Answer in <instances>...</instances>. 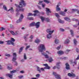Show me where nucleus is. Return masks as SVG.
I'll use <instances>...</instances> for the list:
<instances>
[{
    "mask_svg": "<svg viewBox=\"0 0 79 79\" xmlns=\"http://www.w3.org/2000/svg\"><path fill=\"white\" fill-rule=\"evenodd\" d=\"M38 49L39 50V52H41V55L43 56H44L45 58H49V56L47 53L44 52L43 51H45L46 50L45 45L44 44H40L38 47Z\"/></svg>",
    "mask_w": 79,
    "mask_h": 79,
    "instance_id": "obj_1",
    "label": "nucleus"
},
{
    "mask_svg": "<svg viewBox=\"0 0 79 79\" xmlns=\"http://www.w3.org/2000/svg\"><path fill=\"white\" fill-rule=\"evenodd\" d=\"M19 5L15 4V5L16 6L17 8L16 9V11L17 12H18L20 11H24V9L23 8V6H25L26 5V3H25V2L23 0H21V2L19 3Z\"/></svg>",
    "mask_w": 79,
    "mask_h": 79,
    "instance_id": "obj_2",
    "label": "nucleus"
},
{
    "mask_svg": "<svg viewBox=\"0 0 79 79\" xmlns=\"http://www.w3.org/2000/svg\"><path fill=\"white\" fill-rule=\"evenodd\" d=\"M16 71H17V70H13L12 71H10V74L7 73L6 74V76H7L10 79H12L13 78V73H16Z\"/></svg>",
    "mask_w": 79,
    "mask_h": 79,
    "instance_id": "obj_3",
    "label": "nucleus"
},
{
    "mask_svg": "<svg viewBox=\"0 0 79 79\" xmlns=\"http://www.w3.org/2000/svg\"><path fill=\"white\" fill-rule=\"evenodd\" d=\"M13 57L12 59L13 61H14L15 63L14 65L15 66H17L18 65V63L16 61H15L16 60V53L15 52L13 53Z\"/></svg>",
    "mask_w": 79,
    "mask_h": 79,
    "instance_id": "obj_4",
    "label": "nucleus"
},
{
    "mask_svg": "<svg viewBox=\"0 0 79 79\" xmlns=\"http://www.w3.org/2000/svg\"><path fill=\"white\" fill-rule=\"evenodd\" d=\"M43 66H44L46 67H44V68H40L41 70L42 71H44V69H50V67H49L47 64H43Z\"/></svg>",
    "mask_w": 79,
    "mask_h": 79,
    "instance_id": "obj_5",
    "label": "nucleus"
},
{
    "mask_svg": "<svg viewBox=\"0 0 79 79\" xmlns=\"http://www.w3.org/2000/svg\"><path fill=\"white\" fill-rule=\"evenodd\" d=\"M53 75L55 76L56 78L57 79H61L60 76L59 75L56 74V72H53Z\"/></svg>",
    "mask_w": 79,
    "mask_h": 79,
    "instance_id": "obj_6",
    "label": "nucleus"
},
{
    "mask_svg": "<svg viewBox=\"0 0 79 79\" xmlns=\"http://www.w3.org/2000/svg\"><path fill=\"white\" fill-rule=\"evenodd\" d=\"M23 18L24 16H23V14H21L20 15L19 19L17 21V23H21V22L22 21V19H23Z\"/></svg>",
    "mask_w": 79,
    "mask_h": 79,
    "instance_id": "obj_7",
    "label": "nucleus"
},
{
    "mask_svg": "<svg viewBox=\"0 0 79 79\" xmlns=\"http://www.w3.org/2000/svg\"><path fill=\"white\" fill-rule=\"evenodd\" d=\"M10 32L13 35H17L18 34V31H16L15 32H14L13 31H10Z\"/></svg>",
    "mask_w": 79,
    "mask_h": 79,
    "instance_id": "obj_8",
    "label": "nucleus"
},
{
    "mask_svg": "<svg viewBox=\"0 0 79 79\" xmlns=\"http://www.w3.org/2000/svg\"><path fill=\"white\" fill-rule=\"evenodd\" d=\"M61 3L60 2H59L57 5L56 6V11H60L61 10V9L59 7V6H60Z\"/></svg>",
    "mask_w": 79,
    "mask_h": 79,
    "instance_id": "obj_9",
    "label": "nucleus"
},
{
    "mask_svg": "<svg viewBox=\"0 0 79 79\" xmlns=\"http://www.w3.org/2000/svg\"><path fill=\"white\" fill-rule=\"evenodd\" d=\"M68 76L72 77H76V75L74 73H69L68 74Z\"/></svg>",
    "mask_w": 79,
    "mask_h": 79,
    "instance_id": "obj_10",
    "label": "nucleus"
},
{
    "mask_svg": "<svg viewBox=\"0 0 79 79\" xmlns=\"http://www.w3.org/2000/svg\"><path fill=\"white\" fill-rule=\"evenodd\" d=\"M40 23L39 22H37L36 23H35V26H36V28H37L39 27L40 26Z\"/></svg>",
    "mask_w": 79,
    "mask_h": 79,
    "instance_id": "obj_11",
    "label": "nucleus"
},
{
    "mask_svg": "<svg viewBox=\"0 0 79 79\" xmlns=\"http://www.w3.org/2000/svg\"><path fill=\"white\" fill-rule=\"evenodd\" d=\"M66 65V68L67 70H69L70 69V67L69 66V64L68 63H66L65 64Z\"/></svg>",
    "mask_w": 79,
    "mask_h": 79,
    "instance_id": "obj_12",
    "label": "nucleus"
},
{
    "mask_svg": "<svg viewBox=\"0 0 79 79\" xmlns=\"http://www.w3.org/2000/svg\"><path fill=\"white\" fill-rule=\"evenodd\" d=\"M46 10V13L47 15H50V13H51V11H50V10L48 8H47Z\"/></svg>",
    "mask_w": 79,
    "mask_h": 79,
    "instance_id": "obj_13",
    "label": "nucleus"
},
{
    "mask_svg": "<svg viewBox=\"0 0 79 79\" xmlns=\"http://www.w3.org/2000/svg\"><path fill=\"white\" fill-rule=\"evenodd\" d=\"M79 60V55H78V57L75 60V61H74L73 62H72V61H71L72 63H74L75 65L76 64H77V62H76V60Z\"/></svg>",
    "mask_w": 79,
    "mask_h": 79,
    "instance_id": "obj_14",
    "label": "nucleus"
},
{
    "mask_svg": "<svg viewBox=\"0 0 79 79\" xmlns=\"http://www.w3.org/2000/svg\"><path fill=\"white\" fill-rule=\"evenodd\" d=\"M60 64H61V62H58L56 63V65L57 68V69H60Z\"/></svg>",
    "mask_w": 79,
    "mask_h": 79,
    "instance_id": "obj_15",
    "label": "nucleus"
},
{
    "mask_svg": "<svg viewBox=\"0 0 79 79\" xmlns=\"http://www.w3.org/2000/svg\"><path fill=\"white\" fill-rule=\"evenodd\" d=\"M57 53L58 55H62L64 54V52L62 51H59L57 52Z\"/></svg>",
    "mask_w": 79,
    "mask_h": 79,
    "instance_id": "obj_16",
    "label": "nucleus"
},
{
    "mask_svg": "<svg viewBox=\"0 0 79 79\" xmlns=\"http://www.w3.org/2000/svg\"><path fill=\"white\" fill-rule=\"evenodd\" d=\"M47 32H49L50 34H52V33L54 32V30L51 31V30L50 29H47Z\"/></svg>",
    "mask_w": 79,
    "mask_h": 79,
    "instance_id": "obj_17",
    "label": "nucleus"
},
{
    "mask_svg": "<svg viewBox=\"0 0 79 79\" xmlns=\"http://www.w3.org/2000/svg\"><path fill=\"white\" fill-rule=\"evenodd\" d=\"M52 33H49V34L47 35V38L48 39H50L52 37V35H51Z\"/></svg>",
    "mask_w": 79,
    "mask_h": 79,
    "instance_id": "obj_18",
    "label": "nucleus"
},
{
    "mask_svg": "<svg viewBox=\"0 0 79 79\" xmlns=\"http://www.w3.org/2000/svg\"><path fill=\"white\" fill-rule=\"evenodd\" d=\"M70 42V41H69V40L67 39L65 41L64 44H69V43Z\"/></svg>",
    "mask_w": 79,
    "mask_h": 79,
    "instance_id": "obj_19",
    "label": "nucleus"
},
{
    "mask_svg": "<svg viewBox=\"0 0 79 79\" xmlns=\"http://www.w3.org/2000/svg\"><path fill=\"white\" fill-rule=\"evenodd\" d=\"M5 42H7V45H11V41L7 40L5 41Z\"/></svg>",
    "mask_w": 79,
    "mask_h": 79,
    "instance_id": "obj_20",
    "label": "nucleus"
},
{
    "mask_svg": "<svg viewBox=\"0 0 79 79\" xmlns=\"http://www.w3.org/2000/svg\"><path fill=\"white\" fill-rule=\"evenodd\" d=\"M44 1L45 3H47V4H48L50 3V1L49 0H44Z\"/></svg>",
    "mask_w": 79,
    "mask_h": 79,
    "instance_id": "obj_21",
    "label": "nucleus"
},
{
    "mask_svg": "<svg viewBox=\"0 0 79 79\" xmlns=\"http://www.w3.org/2000/svg\"><path fill=\"white\" fill-rule=\"evenodd\" d=\"M40 42V40H39V39H38L37 38L36 40H35V43H36L37 44H38L39 43V42Z\"/></svg>",
    "mask_w": 79,
    "mask_h": 79,
    "instance_id": "obj_22",
    "label": "nucleus"
},
{
    "mask_svg": "<svg viewBox=\"0 0 79 79\" xmlns=\"http://www.w3.org/2000/svg\"><path fill=\"white\" fill-rule=\"evenodd\" d=\"M64 19L66 21H69V22H70V21H71V20H70V19L68 18V17L64 18Z\"/></svg>",
    "mask_w": 79,
    "mask_h": 79,
    "instance_id": "obj_23",
    "label": "nucleus"
},
{
    "mask_svg": "<svg viewBox=\"0 0 79 79\" xmlns=\"http://www.w3.org/2000/svg\"><path fill=\"white\" fill-rule=\"evenodd\" d=\"M35 23L34 22H32L29 25V26L32 27V26H35Z\"/></svg>",
    "mask_w": 79,
    "mask_h": 79,
    "instance_id": "obj_24",
    "label": "nucleus"
},
{
    "mask_svg": "<svg viewBox=\"0 0 79 79\" xmlns=\"http://www.w3.org/2000/svg\"><path fill=\"white\" fill-rule=\"evenodd\" d=\"M60 14L61 15H62L64 16H65V13L64 12H63V11L60 12Z\"/></svg>",
    "mask_w": 79,
    "mask_h": 79,
    "instance_id": "obj_25",
    "label": "nucleus"
},
{
    "mask_svg": "<svg viewBox=\"0 0 79 79\" xmlns=\"http://www.w3.org/2000/svg\"><path fill=\"white\" fill-rule=\"evenodd\" d=\"M58 21H59V23H62V24H63V23H64V21L61 20L59 19H58Z\"/></svg>",
    "mask_w": 79,
    "mask_h": 79,
    "instance_id": "obj_26",
    "label": "nucleus"
},
{
    "mask_svg": "<svg viewBox=\"0 0 79 79\" xmlns=\"http://www.w3.org/2000/svg\"><path fill=\"white\" fill-rule=\"evenodd\" d=\"M23 48H24V47H22L20 48V50L19 52V54H20L21 53V52H22V50H23Z\"/></svg>",
    "mask_w": 79,
    "mask_h": 79,
    "instance_id": "obj_27",
    "label": "nucleus"
},
{
    "mask_svg": "<svg viewBox=\"0 0 79 79\" xmlns=\"http://www.w3.org/2000/svg\"><path fill=\"white\" fill-rule=\"evenodd\" d=\"M8 11H10V12L12 13H13V11H14V10H13V8L11 7L9 10H8Z\"/></svg>",
    "mask_w": 79,
    "mask_h": 79,
    "instance_id": "obj_28",
    "label": "nucleus"
},
{
    "mask_svg": "<svg viewBox=\"0 0 79 79\" xmlns=\"http://www.w3.org/2000/svg\"><path fill=\"white\" fill-rule=\"evenodd\" d=\"M49 62V63H52V61H53V59H52V57H50L48 60Z\"/></svg>",
    "mask_w": 79,
    "mask_h": 79,
    "instance_id": "obj_29",
    "label": "nucleus"
},
{
    "mask_svg": "<svg viewBox=\"0 0 79 79\" xmlns=\"http://www.w3.org/2000/svg\"><path fill=\"white\" fill-rule=\"evenodd\" d=\"M28 35H29V34H27L25 35V36H24V39L26 41V40L27 39V38L26 37H27V36H28Z\"/></svg>",
    "mask_w": 79,
    "mask_h": 79,
    "instance_id": "obj_30",
    "label": "nucleus"
},
{
    "mask_svg": "<svg viewBox=\"0 0 79 79\" xmlns=\"http://www.w3.org/2000/svg\"><path fill=\"white\" fill-rule=\"evenodd\" d=\"M55 42L56 44H58V43H59V40L57 39H56L55 40Z\"/></svg>",
    "mask_w": 79,
    "mask_h": 79,
    "instance_id": "obj_31",
    "label": "nucleus"
},
{
    "mask_svg": "<svg viewBox=\"0 0 79 79\" xmlns=\"http://www.w3.org/2000/svg\"><path fill=\"white\" fill-rule=\"evenodd\" d=\"M27 19H28V20H33L34 19V18L32 17H27Z\"/></svg>",
    "mask_w": 79,
    "mask_h": 79,
    "instance_id": "obj_32",
    "label": "nucleus"
},
{
    "mask_svg": "<svg viewBox=\"0 0 79 79\" xmlns=\"http://www.w3.org/2000/svg\"><path fill=\"white\" fill-rule=\"evenodd\" d=\"M23 58L24 60H27V57L26 56V54L25 53L24 54V55L23 56Z\"/></svg>",
    "mask_w": 79,
    "mask_h": 79,
    "instance_id": "obj_33",
    "label": "nucleus"
},
{
    "mask_svg": "<svg viewBox=\"0 0 79 79\" xmlns=\"http://www.w3.org/2000/svg\"><path fill=\"white\" fill-rule=\"evenodd\" d=\"M40 68L39 67L37 66V71H39V73H41V70H40Z\"/></svg>",
    "mask_w": 79,
    "mask_h": 79,
    "instance_id": "obj_34",
    "label": "nucleus"
},
{
    "mask_svg": "<svg viewBox=\"0 0 79 79\" xmlns=\"http://www.w3.org/2000/svg\"><path fill=\"white\" fill-rule=\"evenodd\" d=\"M33 12H34L35 13H40V12H39V10H34Z\"/></svg>",
    "mask_w": 79,
    "mask_h": 79,
    "instance_id": "obj_35",
    "label": "nucleus"
},
{
    "mask_svg": "<svg viewBox=\"0 0 79 79\" xmlns=\"http://www.w3.org/2000/svg\"><path fill=\"white\" fill-rule=\"evenodd\" d=\"M45 20L47 22H49L50 21V19L48 18H45Z\"/></svg>",
    "mask_w": 79,
    "mask_h": 79,
    "instance_id": "obj_36",
    "label": "nucleus"
},
{
    "mask_svg": "<svg viewBox=\"0 0 79 79\" xmlns=\"http://www.w3.org/2000/svg\"><path fill=\"white\" fill-rule=\"evenodd\" d=\"M33 15H34L33 14H32L31 13H30L28 14V15L27 16L28 17V16H33Z\"/></svg>",
    "mask_w": 79,
    "mask_h": 79,
    "instance_id": "obj_37",
    "label": "nucleus"
},
{
    "mask_svg": "<svg viewBox=\"0 0 79 79\" xmlns=\"http://www.w3.org/2000/svg\"><path fill=\"white\" fill-rule=\"evenodd\" d=\"M41 19L42 22H44V20H45V18H44L43 17H41Z\"/></svg>",
    "mask_w": 79,
    "mask_h": 79,
    "instance_id": "obj_38",
    "label": "nucleus"
},
{
    "mask_svg": "<svg viewBox=\"0 0 79 79\" xmlns=\"http://www.w3.org/2000/svg\"><path fill=\"white\" fill-rule=\"evenodd\" d=\"M70 32L71 33V35L72 36H74V34H73V31L72 30H70Z\"/></svg>",
    "mask_w": 79,
    "mask_h": 79,
    "instance_id": "obj_39",
    "label": "nucleus"
},
{
    "mask_svg": "<svg viewBox=\"0 0 79 79\" xmlns=\"http://www.w3.org/2000/svg\"><path fill=\"white\" fill-rule=\"evenodd\" d=\"M72 12H76L77 11V9H72Z\"/></svg>",
    "mask_w": 79,
    "mask_h": 79,
    "instance_id": "obj_40",
    "label": "nucleus"
},
{
    "mask_svg": "<svg viewBox=\"0 0 79 79\" xmlns=\"http://www.w3.org/2000/svg\"><path fill=\"white\" fill-rule=\"evenodd\" d=\"M70 51H71V50L67 49L66 51L65 52V53H66V54H68V52H69Z\"/></svg>",
    "mask_w": 79,
    "mask_h": 79,
    "instance_id": "obj_41",
    "label": "nucleus"
},
{
    "mask_svg": "<svg viewBox=\"0 0 79 79\" xmlns=\"http://www.w3.org/2000/svg\"><path fill=\"white\" fill-rule=\"evenodd\" d=\"M3 8L5 10H6V11H7V8H6V6L4 5L3 6Z\"/></svg>",
    "mask_w": 79,
    "mask_h": 79,
    "instance_id": "obj_42",
    "label": "nucleus"
},
{
    "mask_svg": "<svg viewBox=\"0 0 79 79\" xmlns=\"http://www.w3.org/2000/svg\"><path fill=\"white\" fill-rule=\"evenodd\" d=\"M77 41H76V39H74V44L75 45H76V44H77Z\"/></svg>",
    "mask_w": 79,
    "mask_h": 79,
    "instance_id": "obj_43",
    "label": "nucleus"
},
{
    "mask_svg": "<svg viewBox=\"0 0 79 79\" xmlns=\"http://www.w3.org/2000/svg\"><path fill=\"white\" fill-rule=\"evenodd\" d=\"M43 2V1H39V3L38 4L40 5H42V3Z\"/></svg>",
    "mask_w": 79,
    "mask_h": 79,
    "instance_id": "obj_44",
    "label": "nucleus"
},
{
    "mask_svg": "<svg viewBox=\"0 0 79 79\" xmlns=\"http://www.w3.org/2000/svg\"><path fill=\"white\" fill-rule=\"evenodd\" d=\"M55 15L56 17H57V18H59V17H60V16L58 13H56Z\"/></svg>",
    "mask_w": 79,
    "mask_h": 79,
    "instance_id": "obj_45",
    "label": "nucleus"
},
{
    "mask_svg": "<svg viewBox=\"0 0 79 79\" xmlns=\"http://www.w3.org/2000/svg\"><path fill=\"white\" fill-rule=\"evenodd\" d=\"M60 31L61 32H63L64 31V30L62 28H60Z\"/></svg>",
    "mask_w": 79,
    "mask_h": 79,
    "instance_id": "obj_46",
    "label": "nucleus"
},
{
    "mask_svg": "<svg viewBox=\"0 0 79 79\" xmlns=\"http://www.w3.org/2000/svg\"><path fill=\"white\" fill-rule=\"evenodd\" d=\"M5 56H8V57H10V54H5Z\"/></svg>",
    "mask_w": 79,
    "mask_h": 79,
    "instance_id": "obj_47",
    "label": "nucleus"
},
{
    "mask_svg": "<svg viewBox=\"0 0 79 79\" xmlns=\"http://www.w3.org/2000/svg\"><path fill=\"white\" fill-rule=\"evenodd\" d=\"M23 75H21V76H18V77L19 78V79H22V78H23Z\"/></svg>",
    "mask_w": 79,
    "mask_h": 79,
    "instance_id": "obj_48",
    "label": "nucleus"
},
{
    "mask_svg": "<svg viewBox=\"0 0 79 79\" xmlns=\"http://www.w3.org/2000/svg\"><path fill=\"white\" fill-rule=\"evenodd\" d=\"M42 6L43 8H44L45 7V4L43 3L42 4Z\"/></svg>",
    "mask_w": 79,
    "mask_h": 79,
    "instance_id": "obj_49",
    "label": "nucleus"
},
{
    "mask_svg": "<svg viewBox=\"0 0 79 79\" xmlns=\"http://www.w3.org/2000/svg\"><path fill=\"white\" fill-rule=\"evenodd\" d=\"M40 15H44V14H45V13H44V12H40Z\"/></svg>",
    "mask_w": 79,
    "mask_h": 79,
    "instance_id": "obj_50",
    "label": "nucleus"
},
{
    "mask_svg": "<svg viewBox=\"0 0 79 79\" xmlns=\"http://www.w3.org/2000/svg\"><path fill=\"white\" fill-rule=\"evenodd\" d=\"M11 41H12V42H15V40L14 38H11Z\"/></svg>",
    "mask_w": 79,
    "mask_h": 79,
    "instance_id": "obj_51",
    "label": "nucleus"
},
{
    "mask_svg": "<svg viewBox=\"0 0 79 79\" xmlns=\"http://www.w3.org/2000/svg\"><path fill=\"white\" fill-rule=\"evenodd\" d=\"M7 69H9V70H10V69H12V67H10L8 66L7 67Z\"/></svg>",
    "mask_w": 79,
    "mask_h": 79,
    "instance_id": "obj_52",
    "label": "nucleus"
},
{
    "mask_svg": "<svg viewBox=\"0 0 79 79\" xmlns=\"http://www.w3.org/2000/svg\"><path fill=\"white\" fill-rule=\"evenodd\" d=\"M10 28H11V29H13V28H14V26H13V25H10Z\"/></svg>",
    "mask_w": 79,
    "mask_h": 79,
    "instance_id": "obj_53",
    "label": "nucleus"
},
{
    "mask_svg": "<svg viewBox=\"0 0 79 79\" xmlns=\"http://www.w3.org/2000/svg\"><path fill=\"white\" fill-rule=\"evenodd\" d=\"M30 39H32L34 38V36L33 35H31L30 37Z\"/></svg>",
    "mask_w": 79,
    "mask_h": 79,
    "instance_id": "obj_54",
    "label": "nucleus"
},
{
    "mask_svg": "<svg viewBox=\"0 0 79 79\" xmlns=\"http://www.w3.org/2000/svg\"><path fill=\"white\" fill-rule=\"evenodd\" d=\"M60 47H61L60 45L59 47H58L56 48L57 50H60Z\"/></svg>",
    "mask_w": 79,
    "mask_h": 79,
    "instance_id": "obj_55",
    "label": "nucleus"
},
{
    "mask_svg": "<svg viewBox=\"0 0 79 79\" xmlns=\"http://www.w3.org/2000/svg\"><path fill=\"white\" fill-rule=\"evenodd\" d=\"M46 53H47V54H51V53H50V52H49V51H46Z\"/></svg>",
    "mask_w": 79,
    "mask_h": 79,
    "instance_id": "obj_56",
    "label": "nucleus"
},
{
    "mask_svg": "<svg viewBox=\"0 0 79 79\" xmlns=\"http://www.w3.org/2000/svg\"><path fill=\"white\" fill-rule=\"evenodd\" d=\"M29 47H30V46H27V47L26 48V50H27V48H29Z\"/></svg>",
    "mask_w": 79,
    "mask_h": 79,
    "instance_id": "obj_57",
    "label": "nucleus"
},
{
    "mask_svg": "<svg viewBox=\"0 0 79 79\" xmlns=\"http://www.w3.org/2000/svg\"><path fill=\"white\" fill-rule=\"evenodd\" d=\"M4 44V42L2 41H0V44Z\"/></svg>",
    "mask_w": 79,
    "mask_h": 79,
    "instance_id": "obj_58",
    "label": "nucleus"
},
{
    "mask_svg": "<svg viewBox=\"0 0 79 79\" xmlns=\"http://www.w3.org/2000/svg\"><path fill=\"white\" fill-rule=\"evenodd\" d=\"M40 77V74H37L36 75V77Z\"/></svg>",
    "mask_w": 79,
    "mask_h": 79,
    "instance_id": "obj_59",
    "label": "nucleus"
},
{
    "mask_svg": "<svg viewBox=\"0 0 79 79\" xmlns=\"http://www.w3.org/2000/svg\"><path fill=\"white\" fill-rule=\"evenodd\" d=\"M21 61L22 62H24V61H25V60H24V59H22L21 60Z\"/></svg>",
    "mask_w": 79,
    "mask_h": 79,
    "instance_id": "obj_60",
    "label": "nucleus"
},
{
    "mask_svg": "<svg viewBox=\"0 0 79 79\" xmlns=\"http://www.w3.org/2000/svg\"><path fill=\"white\" fill-rule=\"evenodd\" d=\"M38 6L39 9V10H41V9H42V8H41V7L40 6Z\"/></svg>",
    "mask_w": 79,
    "mask_h": 79,
    "instance_id": "obj_61",
    "label": "nucleus"
},
{
    "mask_svg": "<svg viewBox=\"0 0 79 79\" xmlns=\"http://www.w3.org/2000/svg\"><path fill=\"white\" fill-rule=\"evenodd\" d=\"M76 50L77 52V53H78L79 51V49H78V48H76Z\"/></svg>",
    "mask_w": 79,
    "mask_h": 79,
    "instance_id": "obj_62",
    "label": "nucleus"
},
{
    "mask_svg": "<svg viewBox=\"0 0 79 79\" xmlns=\"http://www.w3.org/2000/svg\"><path fill=\"white\" fill-rule=\"evenodd\" d=\"M2 31H3L4 30H5V28H3V27H2Z\"/></svg>",
    "mask_w": 79,
    "mask_h": 79,
    "instance_id": "obj_63",
    "label": "nucleus"
},
{
    "mask_svg": "<svg viewBox=\"0 0 79 79\" xmlns=\"http://www.w3.org/2000/svg\"><path fill=\"white\" fill-rule=\"evenodd\" d=\"M73 26L74 27H77V25H73Z\"/></svg>",
    "mask_w": 79,
    "mask_h": 79,
    "instance_id": "obj_64",
    "label": "nucleus"
}]
</instances>
